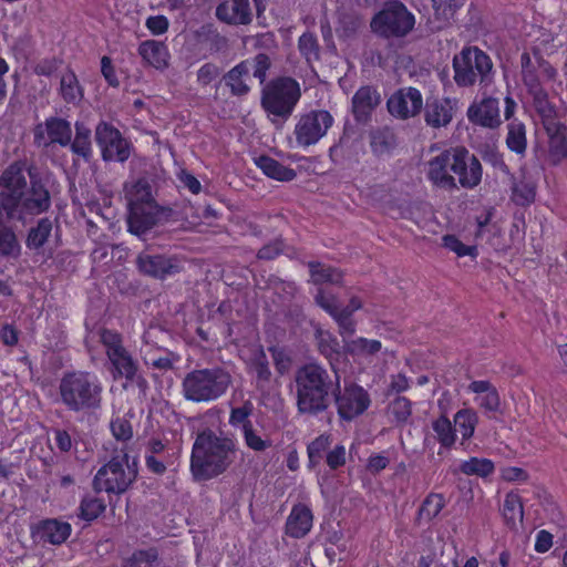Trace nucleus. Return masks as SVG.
Wrapping results in <instances>:
<instances>
[{"mask_svg": "<svg viewBox=\"0 0 567 567\" xmlns=\"http://www.w3.org/2000/svg\"><path fill=\"white\" fill-rule=\"evenodd\" d=\"M331 437L329 434H320L307 445L308 468L315 470L321 464L323 457L329 452Z\"/></svg>", "mask_w": 567, "mask_h": 567, "instance_id": "42", "label": "nucleus"}, {"mask_svg": "<svg viewBox=\"0 0 567 567\" xmlns=\"http://www.w3.org/2000/svg\"><path fill=\"white\" fill-rule=\"evenodd\" d=\"M254 404L250 400L244 401L240 406L231 408L229 413L228 423L235 427L240 429L241 432L252 425L250 416L254 413Z\"/></svg>", "mask_w": 567, "mask_h": 567, "instance_id": "46", "label": "nucleus"}, {"mask_svg": "<svg viewBox=\"0 0 567 567\" xmlns=\"http://www.w3.org/2000/svg\"><path fill=\"white\" fill-rule=\"evenodd\" d=\"M136 474L128 465V454L123 451L97 470L92 482L93 489L96 493L123 494L135 481Z\"/></svg>", "mask_w": 567, "mask_h": 567, "instance_id": "11", "label": "nucleus"}, {"mask_svg": "<svg viewBox=\"0 0 567 567\" xmlns=\"http://www.w3.org/2000/svg\"><path fill=\"white\" fill-rule=\"evenodd\" d=\"M386 107L395 118L408 120L421 113L423 96L416 87H402L388 99Z\"/></svg>", "mask_w": 567, "mask_h": 567, "instance_id": "17", "label": "nucleus"}, {"mask_svg": "<svg viewBox=\"0 0 567 567\" xmlns=\"http://www.w3.org/2000/svg\"><path fill=\"white\" fill-rule=\"evenodd\" d=\"M452 148L445 150L431 158L427 163V179L437 188L445 190L457 189L456 178L453 175Z\"/></svg>", "mask_w": 567, "mask_h": 567, "instance_id": "19", "label": "nucleus"}, {"mask_svg": "<svg viewBox=\"0 0 567 567\" xmlns=\"http://www.w3.org/2000/svg\"><path fill=\"white\" fill-rule=\"evenodd\" d=\"M103 385L99 377L90 371L65 372L59 382L62 404L71 412H93L102 405Z\"/></svg>", "mask_w": 567, "mask_h": 567, "instance_id": "3", "label": "nucleus"}, {"mask_svg": "<svg viewBox=\"0 0 567 567\" xmlns=\"http://www.w3.org/2000/svg\"><path fill=\"white\" fill-rule=\"evenodd\" d=\"M445 506L444 497L441 494H429L419 509V518L430 522L435 518Z\"/></svg>", "mask_w": 567, "mask_h": 567, "instance_id": "51", "label": "nucleus"}, {"mask_svg": "<svg viewBox=\"0 0 567 567\" xmlns=\"http://www.w3.org/2000/svg\"><path fill=\"white\" fill-rule=\"evenodd\" d=\"M548 136V151L555 162L567 158V125L561 122H549L544 126Z\"/></svg>", "mask_w": 567, "mask_h": 567, "instance_id": "26", "label": "nucleus"}, {"mask_svg": "<svg viewBox=\"0 0 567 567\" xmlns=\"http://www.w3.org/2000/svg\"><path fill=\"white\" fill-rule=\"evenodd\" d=\"M27 164L24 161H14L0 174V187L6 190L24 193L27 187Z\"/></svg>", "mask_w": 567, "mask_h": 567, "instance_id": "29", "label": "nucleus"}, {"mask_svg": "<svg viewBox=\"0 0 567 567\" xmlns=\"http://www.w3.org/2000/svg\"><path fill=\"white\" fill-rule=\"evenodd\" d=\"M460 471L465 475H475L485 478L494 473L495 466L488 458L471 457L462 462Z\"/></svg>", "mask_w": 567, "mask_h": 567, "instance_id": "49", "label": "nucleus"}, {"mask_svg": "<svg viewBox=\"0 0 567 567\" xmlns=\"http://www.w3.org/2000/svg\"><path fill=\"white\" fill-rule=\"evenodd\" d=\"M113 437L120 442H128L133 437V426L125 415H114L110 422Z\"/></svg>", "mask_w": 567, "mask_h": 567, "instance_id": "54", "label": "nucleus"}, {"mask_svg": "<svg viewBox=\"0 0 567 567\" xmlns=\"http://www.w3.org/2000/svg\"><path fill=\"white\" fill-rule=\"evenodd\" d=\"M218 20L234 25H246L252 20L249 0H227L216 8Z\"/></svg>", "mask_w": 567, "mask_h": 567, "instance_id": "24", "label": "nucleus"}, {"mask_svg": "<svg viewBox=\"0 0 567 567\" xmlns=\"http://www.w3.org/2000/svg\"><path fill=\"white\" fill-rule=\"evenodd\" d=\"M95 142L105 162L124 163L131 156L132 143L109 122L101 121L96 125Z\"/></svg>", "mask_w": 567, "mask_h": 567, "instance_id": "12", "label": "nucleus"}, {"mask_svg": "<svg viewBox=\"0 0 567 567\" xmlns=\"http://www.w3.org/2000/svg\"><path fill=\"white\" fill-rule=\"evenodd\" d=\"M333 117L326 110H313L300 116L295 126L299 146L308 147L318 143L332 126Z\"/></svg>", "mask_w": 567, "mask_h": 567, "instance_id": "13", "label": "nucleus"}, {"mask_svg": "<svg viewBox=\"0 0 567 567\" xmlns=\"http://www.w3.org/2000/svg\"><path fill=\"white\" fill-rule=\"evenodd\" d=\"M316 302L326 310L338 323L344 346L330 331L317 328L315 338L318 350L330 363L332 370L338 372L344 368L348 355H354V341L351 340L354 332V297L349 299L346 307H341L339 300L324 288L318 289Z\"/></svg>", "mask_w": 567, "mask_h": 567, "instance_id": "1", "label": "nucleus"}, {"mask_svg": "<svg viewBox=\"0 0 567 567\" xmlns=\"http://www.w3.org/2000/svg\"><path fill=\"white\" fill-rule=\"evenodd\" d=\"M313 513L306 503H296L292 505L289 515L286 518L284 533L292 539H302L309 535L313 527Z\"/></svg>", "mask_w": 567, "mask_h": 567, "instance_id": "21", "label": "nucleus"}, {"mask_svg": "<svg viewBox=\"0 0 567 567\" xmlns=\"http://www.w3.org/2000/svg\"><path fill=\"white\" fill-rule=\"evenodd\" d=\"M369 140L371 151L377 156L390 154L396 146V136L394 131L389 126L371 130Z\"/></svg>", "mask_w": 567, "mask_h": 567, "instance_id": "33", "label": "nucleus"}, {"mask_svg": "<svg viewBox=\"0 0 567 567\" xmlns=\"http://www.w3.org/2000/svg\"><path fill=\"white\" fill-rule=\"evenodd\" d=\"M338 414L342 420L354 419V382L346 381L344 393L336 394Z\"/></svg>", "mask_w": 567, "mask_h": 567, "instance_id": "44", "label": "nucleus"}, {"mask_svg": "<svg viewBox=\"0 0 567 567\" xmlns=\"http://www.w3.org/2000/svg\"><path fill=\"white\" fill-rule=\"evenodd\" d=\"M101 74L110 87H120L121 82L117 76L116 68L109 55L101 58Z\"/></svg>", "mask_w": 567, "mask_h": 567, "instance_id": "58", "label": "nucleus"}, {"mask_svg": "<svg viewBox=\"0 0 567 567\" xmlns=\"http://www.w3.org/2000/svg\"><path fill=\"white\" fill-rule=\"evenodd\" d=\"M473 393L481 394L476 399L478 405L486 412H498L501 409V398L497 389L486 380L473 381L468 385Z\"/></svg>", "mask_w": 567, "mask_h": 567, "instance_id": "28", "label": "nucleus"}, {"mask_svg": "<svg viewBox=\"0 0 567 567\" xmlns=\"http://www.w3.org/2000/svg\"><path fill=\"white\" fill-rule=\"evenodd\" d=\"M298 50L307 64L312 65L320 61L321 47L316 33L311 31L303 32L298 39Z\"/></svg>", "mask_w": 567, "mask_h": 567, "instance_id": "39", "label": "nucleus"}, {"mask_svg": "<svg viewBox=\"0 0 567 567\" xmlns=\"http://www.w3.org/2000/svg\"><path fill=\"white\" fill-rule=\"evenodd\" d=\"M297 406L300 413L318 414L329 406L332 381L318 363H306L296 372Z\"/></svg>", "mask_w": 567, "mask_h": 567, "instance_id": "4", "label": "nucleus"}, {"mask_svg": "<svg viewBox=\"0 0 567 567\" xmlns=\"http://www.w3.org/2000/svg\"><path fill=\"white\" fill-rule=\"evenodd\" d=\"M413 403L405 396L398 395L390 401L386 412L396 426H404L410 422L412 416Z\"/></svg>", "mask_w": 567, "mask_h": 567, "instance_id": "38", "label": "nucleus"}, {"mask_svg": "<svg viewBox=\"0 0 567 567\" xmlns=\"http://www.w3.org/2000/svg\"><path fill=\"white\" fill-rule=\"evenodd\" d=\"M533 96V104L536 112L542 117L543 126L549 124V122L556 121V107L549 102L547 92L539 87L533 92H529Z\"/></svg>", "mask_w": 567, "mask_h": 567, "instance_id": "43", "label": "nucleus"}, {"mask_svg": "<svg viewBox=\"0 0 567 567\" xmlns=\"http://www.w3.org/2000/svg\"><path fill=\"white\" fill-rule=\"evenodd\" d=\"M502 515L505 524L511 529H516L518 525H522L524 518V508L518 494L513 492L506 494Z\"/></svg>", "mask_w": 567, "mask_h": 567, "instance_id": "36", "label": "nucleus"}, {"mask_svg": "<svg viewBox=\"0 0 567 567\" xmlns=\"http://www.w3.org/2000/svg\"><path fill=\"white\" fill-rule=\"evenodd\" d=\"M73 154L83 157L84 159H89L92 156V142L91 138L84 137H74L71 138V143L69 145Z\"/></svg>", "mask_w": 567, "mask_h": 567, "instance_id": "63", "label": "nucleus"}, {"mask_svg": "<svg viewBox=\"0 0 567 567\" xmlns=\"http://www.w3.org/2000/svg\"><path fill=\"white\" fill-rule=\"evenodd\" d=\"M72 126L69 121L58 116L45 118L44 127L39 124L34 128V143L38 146L58 144L66 147L71 143Z\"/></svg>", "mask_w": 567, "mask_h": 567, "instance_id": "18", "label": "nucleus"}, {"mask_svg": "<svg viewBox=\"0 0 567 567\" xmlns=\"http://www.w3.org/2000/svg\"><path fill=\"white\" fill-rule=\"evenodd\" d=\"M254 163L264 175L278 182H291L297 176L293 168L285 166L268 155L255 157Z\"/></svg>", "mask_w": 567, "mask_h": 567, "instance_id": "27", "label": "nucleus"}, {"mask_svg": "<svg viewBox=\"0 0 567 567\" xmlns=\"http://www.w3.org/2000/svg\"><path fill=\"white\" fill-rule=\"evenodd\" d=\"M99 336L111 363L113 379H125L127 383H133L137 377L138 363L124 347L123 336L118 331L107 328H102Z\"/></svg>", "mask_w": 567, "mask_h": 567, "instance_id": "10", "label": "nucleus"}, {"mask_svg": "<svg viewBox=\"0 0 567 567\" xmlns=\"http://www.w3.org/2000/svg\"><path fill=\"white\" fill-rule=\"evenodd\" d=\"M301 97L299 82L291 76L271 79L261 90V107L271 121H287Z\"/></svg>", "mask_w": 567, "mask_h": 567, "instance_id": "6", "label": "nucleus"}, {"mask_svg": "<svg viewBox=\"0 0 567 567\" xmlns=\"http://www.w3.org/2000/svg\"><path fill=\"white\" fill-rule=\"evenodd\" d=\"M20 331L12 323H4L0 327V340L7 347H14L19 342Z\"/></svg>", "mask_w": 567, "mask_h": 567, "instance_id": "64", "label": "nucleus"}, {"mask_svg": "<svg viewBox=\"0 0 567 567\" xmlns=\"http://www.w3.org/2000/svg\"><path fill=\"white\" fill-rule=\"evenodd\" d=\"M380 92L371 85L362 86L357 91V122L368 121L372 111L381 104Z\"/></svg>", "mask_w": 567, "mask_h": 567, "instance_id": "30", "label": "nucleus"}, {"mask_svg": "<svg viewBox=\"0 0 567 567\" xmlns=\"http://www.w3.org/2000/svg\"><path fill=\"white\" fill-rule=\"evenodd\" d=\"M53 230V223L49 217L40 218L32 226L25 237V247L29 250L39 252L49 240Z\"/></svg>", "mask_w": 567, "mask_h": 567, "instance_id": "34", "label": "nucleus"}, {"mask_svg": "<svg viewBox=\"0 0 567 567\" xmlns=\"http://www.w3.org/2000/svg\"><path fill=\"white\" fill-rule=\"evenodd\" d=\"M143 65L164 71L169 66L171 52L167 44L158 40H144L137 47Z\"/></svg>", "mask_w": 567, "mask_h": 567, "instance_id": "22", "label": "nucleus"}, {"mask_svg": "<svg viewBox=\"0 0 567 567\" xmlns=\"http://www.w3.org/2000/svg\"><path fill=\"white\" fill-rule=\"evenodd\" d=\"M328 467L336 471L346 464V449L343 445H336L326 454Z\"/></svg>", "mask_w": 567, "mask_h": 567, "instance_id": "60", "label": "nucleus"}, {"mask_svg": "<svg viewBox=\"0 0 567 567\" xmlns=\"http://www.w3.org/2000/svg\"><path fill=\"white\" fill-rule=\"evenodd\" d=\"M219 68L210 62L203 64L197 71V82L202 86L209 85L219 75Z\"/></svg>", "mask_w": 567, "mask_h": 567, "instance_id": "59", "label": "nucleus"}, {"mask_svg": "<svg viewBox=\"0 0 567 567\" xmlns=\"http://www.w3.org/2000/svg\"><path fill=\"white\" fill-rule=\"evenodd\" d=\"M414 14L398 0L385 2L370 22L371 30L384 39L404 38L414 29Z\"/></svg>", "mask_w": 567, "mask_h": 567, "instance_id": "9", "label": "nucleus"}, {"mask_svg": "<svg viewBox=\"0 0 567 567\" xmlns=\"http://www.w3.org/2000/svg\"><path fill=\"white\" fill-rule=\"evenodd\" d=\"M453 175L461 187L472 189L482 181V165L465 147L452 148Z\"/></svg>", "mask_w": 567, "mask_h": 567, "instance_id": "15", "label": "nucleus"}, {"mask_svg": "<svg viewBox=\"0 0 567 567\" xmlns=\"http://www.w3.org/2000/svg\"><path fill=\"white\" fill-rule=\"evenodd\" d=\"M105 509L106 504L103 498L85 495L80 502L78 517L86 523H91L99 518Z\"/></svg>", "mask_w": 567, "mask_h": 567, "instance_id": "41", "label": "nucleus"}, {"mask_svg": "<svg viewBox=\"0 0 567 567\" xmlns=\"http://www.w3.org/2000/svg\"><path fill=\"white\" fill-rule=\"evenodd\" d=\"M444 247L454 251L458 257L471 256L476 257L477 248L475 246H466L454 235H445L443 237Z\"/></svg>", "mask_w": 567, "mask_h": 567, "instance_id": "56", "label": "nucleus"}, {"mask_svg": "<svg viewBox=\"0 0 567 567\" xmlns=\"http://www.w3.org/2000/svg\"><path fill=\"white\" fill-rule=\"evenodd\" d=\"M22 214L41 215L51 207V196L41 181L31 179L30 188L22 195Z\"/></svg>", "mask_w": 567, "mask_h": 567, "instance_id": "25", "label": "nucleus"}, {"mask_svg": "<svg viewBox=\"0 0 567 567\" xmlns=\"http://www.w3.org/2000/svg\"><path fill=\"white\" fill-rule=\"evenodd\" d=\"M145 25L153 35H162L167 32L169 21L163 14L151 16L146 19Z\"/></svg>", "mask_w": 567, "mask_h": 567, "instance_id": "62", "label": "nucleus"}, {"mask_svg": "<svg viewBox=\"0 0 567 567\" xmlns=\"http://www.w3.org/2000/svg\"><path fill=\"white\" fill-rule=\"evenodd\" d=\"M432 427L436 433L437 441L443 447H451L455 443V430L446 416L442 415L433 421Z\"/></svg>", "mask_w": 567, "mask_h": 567, "instance_id": "53", "label": "nucleus"}, {"mask_svg": "<svg viewBox=\"0 0 567 567\" xmlns=\"http://www.w3.org/2000/svg\"><path fill=\"white\" fill-rule=\"evenodd\" d=\"M467 117L471 123L495 128L501 125L499 103L497 99L486 97L480 103L472 104L467 110Z\"/></svg>", "mask_w": 567, "mask_h": 567, "instance_id": "23", "label": "nucleus"}, {"mask_svg": "<svg viewBox=\"0 0 567 567\" xmlns=\"http://www.w3.org/2000/svg\"><path fill=\"white\" fill-rule=\"evenodd\" d=\"M243 435L246 445L252 451L262 452L269 446V443L266 440L255 433L252 425L245 429Z\"/></svg>", "mask_w": 567, "mask_h": 567, "instance_id": "61", "label": "nucleus"}, {"mask_svg": "<svg viewBox=\"0 0 567 567\" xmlns=\"http://www.w3.org/2000/svg\"><path fill=\"white\" fill-rule=\"evenodd\" d=\"M535 187L529 183L520 182L513 186V197L517 205H528L535 199Z\"/></svg>", "mask_w": 567, "mask_h": 567, "instance_id": "57", "label": "nucleus"}, {"mask_svg": "<svg viewBox=\"0 0 567 567\" xmlns=\"http://www.w3.org/2000/svg\"><path fill=\"white\" fill-rule=\"evenodd\" d=\"M72 526L58 518H42L30 526L34 544L60 546L71 536Z\"/></svg>", "mask_w": 567, "mask_h": 567, "instance_id": "16", "label": "nucleus"}, {"mask_svg": "<svg viewBox=\"0 0 567 567\" xmlns=\"http://www.w3.org/2000/svg\"><path fill=\"white\" fill-rule=\"evenodd\" d=\"M249 76V63L241 61L230 69L223 78L225 85L229 87L231 95L244 96L250 91L246 80Z\"/></svg>", "mask_w": 567, "mask_h": 567, "instance_id": "31", "label": "nucleus"}, {"mask_svg": "<svg viewBox=\"0 0 567 567\" xmlns=\"http://www.w3.org/2000/svg\"><path fill=\"white\" fill-rule=\"evenodd\" d=\"M60 95L68 104H78L84 96V90L73 70L69 69L60 80Z\"/></svg>", "mask_w": 567, "mask_h": 567, "instance_id": "35", "label": "nucleus"}, {"mask_svg": "<svg viewBox=\"0 0 567 567\" xmlns=\"http://www.w3.org/2000/svg\"><path fill=\"white\" fill-rule=\"evenodd\" d=\"M248 371L256 377L258 381L267 382L271 377L269 361L262 349L254 353L249 363Z\"/></svg>", "mask_w": 567, "mask_h": 567, "instance_id": "52", "label": "nucleus"}, {"mask_svg": "<svg viewBox=\"0 0 567 567\" xmlns=\"http://www.w3.org/2000/svg\"><path fill=\"white\" fill-rule=\"evenodd\" d=\"M249 63V73L264 83L267 78V72L271 66L269 56L266 53H258L252 60H246Z\"/></svg>", "mask_w": 567, "mask_h": 567, "instance_id": "55", "label": "nucleus"}, {"mask_svg": "<svg viewBox=\"0 0 567 567\" xmlns=\"http://www.w3.org/2000/svg\"><path fill=\"white\" fill-rule=\"evenodd\" d=\"M24 193L16 190H4L0 193V208L6 213L8 219L16 217L21 218L22 214V195Z\"/></svg>", "mask_w": 567, "mask_h": 567, "instance_id": "45", "label": "nucleus"}, {"mask_svg": "<svg viewBox=\"0 0 567 567\" xmlns=\"http://www.w3.org/2000/svg\"><path fill=\"white\" fill-rule=\"evenodd\" d=\"M463 4L464 0H432L434 21L431 22V30L435 32L447 27Z\"/></svg>", "mask_w": 567, "mask_h": 567, "instance_id": "32", "label": "nucleus"}, {"mask_svg": "<svg viewBox=\"0 0 567 567\" xmlns=\"http://www.w3.org/2000/svg\"><path fill=\"white\" fill-rule=\"evenodd\" d=\"M140 272L145 276L164 280L183 271L184 265L177 256L151 254L142 251L136 258Z\"/></svg>", "mask_w": 567, "mask_h": 567, "instance_id": "14", "label": "nucleus"}, {"mask_svg": "<svg viewBox=\"0 0 567 567\" xmlns=\"http://www.w3.org/2000/svg\"><path fill=\"white\" fill-rule=\"evenodd\" d=\"M231 383V375L220 367L197 369L183 380V394L192 402H212L223 396Z\"/></svg>", "mask_w": 567, "mask_h": 567, "instance_id": "8", "label": "nucleus"}, {"mask_svg": "<svg viewBox=\"0 0 567 567\" xmlns=\"http://www.w3.org/2000/svg\"><path fill=\"white\" fill-rule=\"evenodd\" d=\"M422 110L427 126L432 128L446 127L454 117L456 101L450 97H427Z\"/></svg>", "mask_w": 567, "mask_h": 567, "instance_id": "20", "label": "nucleus"}, {"mask_svg": "<svg viewBox=\"0 0 567 567\" xmlns=\"http://www.w3.org/2000/svg\"><path fill=\"white\" fill-rule=\"evenodd\" d=\"M454 81L460 87H470L477 82L482 87L494 81L493 61L477 47H464L453 58Z\"/></svg>", "mask_w": 567, "mask_h": 567, "instance_id": "7", "label": "nucleus"}, {"mask_svg": "<svg viewBox=\"0 0 567 567\" xmlns=\"http://www.w3.org/2000/svg\"><path fill=\"white\" fill-rule=\"evenodd\" d=\"M237 441L217 435L212 430L199 432L193 443L189 471L195 482H207L223 475L236 460Z\"/></svg>", "mask_w": 567, "mask_h": 567, "instance_id": "2", "label": "nucleus"}, {"mask_svg": "<svg viewBox=\"0 0 567 567\" xmlns=\"http://www.w3.org/2000/svg\"><path fill=\"white\" fill-rule=\"evenodd\" d=\"M127 200V228L131 234L141 236L152 229L162 212L156 202L150 181L141 177L131 184H125Z\"/></svg>", "mask_w": 567, "mask_h": 567, "instance_id": "5", "label": "nucleus"}, {"mask_svg": "<svg viewBox=\"0 0 567 567\" xmlns=\"http://www.w3.org/2000/svg\"><path fill=\"white\" fill-rule=\"evenodd\" d=\"M21 251V246L18 241V238L12 230V228L8 226L0 225V256L18 257Z\"/></svg>", "mask_w": 567, "mask_h": 567, "instance_id": "50", "label": "nucleus"}, {"mask_svg": "<svg viewBox=\"0 0 567 567\" xmlns=\"http://www.w3.org/2000/svg\"><path fill=\"white\" fill-rule=\"evenodd\" d=\"M477 422V413L472 409H462L454 415V424L461 432L463 440L473 436Z\"/></svg>", "mask_w": 567, "mask_h": 567, "instance_id": "48", "label": "nucleus"}, {"mask_svg": "<svg viewBox=\"0 0 567 567\" xmlns=\"http://www.w3.org/2000/svg\"><path fill=\"white\" fill-rule=\"evenodd\" d=\"M329 155L337 165H343L354 157V138L348 133V128H346L339 142L330 147Z\"/></svg>", "mask_w": 567, "mask_h": 567, "instance_id": "40", "label": "nucleus"}, {"mask_svg": "<svg viewBox=\"0 0 567 567\" xmlns=\"http://www.w3.org/2000/svg\"><path fill=\"white\" fill-rule=\"evenodd\" d=\"M310 278L315 285L332 284L338 285L342 282L343 274L330 266L319 261H310L308 264Z\"/></svg>", "mask_w": 567, "mask_h": 567, "instance_id": "37", "label": "nucleus"}, {"mask_svg": "<svg viewBox=\"0 0 567 567\" xmlns=\"http://www.w3.org/2000/svg\"><path fill=\"white\" fill-rule=\"evenodd\" d=\"M508 148L516 154H524L527 146L525 125L520 122L513 121L508 124L506 136Z\"/></svg>", "mask_w": 567, "mask_h": 567, "instance_id": "47", "label": "nucleus"}]
</instances>
